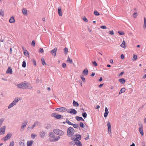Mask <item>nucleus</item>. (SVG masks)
<instances>
[{"mask_svg":"<svg viewBox=\"0 0 146 146\" xmlns=\"http://www.w3.org/2000/svg\"><path fill=\"white\" fill-rule=\"evenodd\" d=\"M17 86L18 88L20 89H33V87L31 85L26 81L22 82L17 84Z\"/></svg>","mask_w":146,"mask_h":146,"instance_id":"1","label":"nucleus"},{"mask_svg":"<svg viewBox=\"0 0 146 146\" xmlns=\"http://www.w3.org/2000/svg\"><path fill=\"white\" fill-rule=\"evenodd\" d=\"M74 129L72 127H69L67 130V135L69 137H71L74 134Z\"/></svg>","mask_w":146,"mask_h":146,"instance_id":"2","label":"nucleus"},{"mask_svg":"<svg viewBox=\"0 0 146 146\" xmlns=\"http://www.w3.org/2000/svg\"><path fill=\"white\" fill-rule=\"evenodd\" d=\"M53 132L56 135L59 136H63L64 134V132L62 130L58 129H54L53 130Z\"/></svg>","mask_w":146,"mask_h":146,"instance_id":"3","label":"nucleus"},{"mask_svg":"<svg viewBox=\"0 0 146 146\" xmlns=\"http://www.w3.org/2000/svg\"><path fill=\"white\" fill-rule=\"evenodd\" d=\"M51 116L52 117H54L56 118L57 119H59L62 117V115H60L57 114L56 113H53L51 114Z\"/></svg>","mask_w":146,"mask_h":146,"instance_id":"4","label":"nucleus"},{"mask_svg":"<svg viewBox=\"0 0 146 146\" xmlns=\"http://www.w3.org/2000/svg\"><path fill=\"white\" fill-rule=\"evenodd\" d=\"M12 136V135L11 134L8 133L5 136L2 138V140H3L5 141L11 138Z\"/></svg>","mask_w":146,"mask_h":146,"instance_id":"5","label":"nucleus"},{"mask_svg":"<svg viewBox=\"0 0 146 146\" xmlns=\"http://www.w3.org/2000/svg\"><path fill=\"white\" fill-rule=\"evenodd\" d=\"M55 110L58 111L67 112V109L64 107H61L56 108Z\"/></svg>","mask_w":146,"mask_h":146,"instance_id":"6","label":"nucleus"},{"mask_svg":"<svg viewBox=\"0 0 146 146\" xmlns=\"http://www.w3.org/2000/svg\"><path fill=\"white\" fill-rule=\"evenodd\" d=\"M27 123L28 122L27 121H25L23 122L21 128V131H23L24 130V129L25 128Z\"/></svg>","mask_w":146,"mask_h":146,"instance_id":"7","label":"nucleus"},{"mask_svg":"<svg viewBox=\"0 0 146 146\" xmlns=\"http://www.w3.org/2000/svg\"><path fill=\"white\" fill-rule=\"evenodd\" d=\"M5 126H3L0 129V135L3 134L5 133Z\"/></svg>","mask_w":146,"mask_h":146,"instance_id":"8","label":"nucleus"},{"mask_svg":"<svg viewBox=\"0 0 146 146\" xmlns=\"http://www.w3.org/2000/svg\"><path fill=\"white\" fill-rule=\"evenodd\" d=\"M107 126L108 127V132L109 134L111 133V127L110 123L108 121L107 123Z\"/></svg>","mask_w":146,"mask_h":146,"instance_id":"9","label":"nucleus"},{"mask_svg":"<svg viewBox=\"0 0 146 146\" xmlns=\"http://www.w3.org/2000/svg\"><path fill=\"white\" fill-rule=\"evenodd\" d=\"M70 111H69L67 110V112L68 113H69L71 114H76L77 112L76 110L74 109H70Z\"/></svg>","mask_w":146,"mask_h":146,"instance_id":"10","label":"nucleus"},{"mask_svg":"<svg viewBox=\"0 0 146 146\" xmlns=\"http://www.w3.org/2000/svg\"><path fill=\"white\" fill-rule=\"evenodd\" d=\"M140 126L139 128V130L140 132V134L142 136L143 135V126L142 125H139Z\"/></svg>","mask_w":146,"mask_h":146,"instance_id":"11","label":"nucleus"},{"mask_svg":"<svg viewBox=\"0 0 146 146\" xmlns=\"http://www.w3.org/2000/svg\"><path fill=\"white\" fill-rule=\"evenodd\" d=\"M6 72L7 74H12L13 71L11 68V67H8Z\"/></svg>","mask_w":146,"mask_h":146,"instance_id":"12","label":"nucleus"},{"mask_svg":"<svg viewBox=\"0 0 146 146\" xmlns=\"http://www.w3.org/2000/svg\"><path fill=\"white\" fill-rule=\"evenodd\" d=\"M109 111L107 108L106 107L105 109V113L104 114V116L105 117H106L108 114Z\"/></svg>","mask_w":146,"mask_h":146,"instance_id":"13","label":"nucleus"},{"mask_svg":"<svg viewBox=\"0 0 146 146\" xmlns=\"http://www.w3.org/2000/svg\"><path fill=\"white\" fill-rule=\"evenodd\" d=\"M88 71L87 68L85 69L82 72V74L84 76H86L88 75Z\"/></svg>","mask_w":146,"mask_h":146,"instance_id":"14","label":"nucleus"},{"mask_svg":"<svg viewBox=\"0 0 146 146\" xmlns=\"http://www.w3.org/2000/svg\"><path fill=\"white\" fill-rule=\"evenodd\" d=\"M45 132L43 131H41L39 133V135L40 137L42 138H44L45 136Z\"/></svg>","mask_w":146,"mask_h":146,"instance_id":"15","label":"nucleus"},{"mask_svg":"<svg viewBox=\"0 0 146 146\" xmlns=\"http://www.w3.org/2000/svg\"><path fill=\"white\" fill-rule=\"evenodd\" d=\"M58 12L59 16L60 17L62 15V13L61 11V7H59L58 9Z\"/></svg>","mask_w":146,"mask_h":146,"instance_id":"16","label":"nucleus"},{"mask_svg":"<svg viewBox=\"0 0 146 146\" xmlns=\"http://www.w3.org/2000/svg\"><path fill=\"white\" fill-rule=\"evenodd\" d=\"M57 51V48H55L50 51L51 53L54 56H56Z\"/></svg>","mask_w":146,"mask_h":146,"instance_id":"17","label":"nucleus"},{"mask_svg":"<svg viewBox=\"0 0 146 146\" xmlns=\"http://www.w3.org/2000/svg\"><path fill=\"white\" fill-rule=\"evenodd\" d=\"M33 142L34 141L33 140L28 141L27 142V146H31Z\"/></svg>","mask_w":146,"mask_h":146,"instance_id":"18","label":"nucleus"},{"mask_svg":"<svg viewBox=\"0 0 146 146\" xmlns=\"http://www.w3.org/2000/svg\"><path fill=\"white\" fill-rule=\"evenodd\" d=\"M75 118L78 121H84V119L82 117L76 116Z\"/></svg>","mask_w":146,"mask_h":146,"instance_id":"19","label":"nucleus"},{"mask_svg":"<svg viewBox=\"0 0 146 146\" xmlns=\"http://www.w3.org/2000/svg\"><path fill=\"white\" fill-rule=\"evenodd\" d=\"M75 136L76 137V141H78V140H80L81 138V135L79 134H76L75 135Z\"/></svg>","mask_w":146,"mask_h":146,"instance_id":"20","label":"nucleus"},{"mask_svg":"<svg viewBox=\"0 0 146 146\" xmlns=\"http://www.w3.org/2000/svg\"><path fill=\"white\" fill-rule=\"evenodd\" d=\"M9 22L11 23H14L15 22V20L13 16L10 18L9 20Z\"/></svg>","mask_w":146,"mask_h":146,"instance_id":"21","label":"nucleus"},{"mask_svg":"<svg viewBox=\"0 0 146 146\" xmlns=\"http://www.w3.org/2000/svg\"><path fill=\"white\" fill-rule=\"evenodd\" d=\"M22 12L23 14L25 15H27V10L25 8H23L22 10Z\"/></svg>","mask_w":146,"mask_h":146,"instance_id":"22","label":"nucleus"},{"mask_svg":"<svg viewBox=\"0 0 146 146\" xmlns=\"http://www.w3.org/2000/svg\"><path fill=\"white\" fill-rule=\"evenodd\" d=\"M36 125V123H35H35L33 124V125L31 127L29 126L28 127V128H27L28 130H29L32 129H33L34 127H35Z\"/></svg>","mask_w":146,"mask_h":146,"instance_id":"23","label":"nucleus"},{"mask_svg":"<svg viewBox=\"0 0 146 146\" xmlns=\"http://www.w3.org/2000/svg\"><path fill=\"white\" fill-rule=\"evenodd\" d=\"M73 106L75 107H78L79 106V105L77 102H76L74 100L73 102Z\"/></svg>","mask_w":146,"mask_h":146,"instance_id":"24","label":"nucleus"},{"mask_svg":"<svg viewBox=\"0 0 146 146\" xmlns=\"http://www.w3.org/2000/svg\"><path fill=\"white\" fill-rule=\"evenodd\" d=\"M49 135L50 137L52 138L55 137V135L54 133L52 132H50L49 133Z\"/></svg>","mask_w":146,"mask_h":146,"instance_id":"25","label":"nucleus"},{"mask_svg":"<svg viewBox=\"0 0 146 146\" xmlns=\"http://www.w3.org/2000/svg\"><path fill=\"white\" fill-rule=\"evenodd\" d=\"M24 54L26 56L28 57L29 56V53L27 50H24Z\"/></svg>","mask_w":146,"mask_h":146,"instance_id":"26","label":"nucleus"},{"mask_svg":"<svg viewBox=\"0 0 146 146\" xmlns=\"http://www.w3.org/2000/svg\"><path fill=\"white\" fill-rule=\"evenodd\" d=\"M125 88H122L120 90V91L119 92V95L121 94L122 93L124 92H125Z\"/></svg>","mask_w":146,"mask_h":146,"instance_id":"27","label":"nucleus"},{"mask_svg":"<svg viewBox=\"0 0 146 146\" xmlns=\"http://www.w3.org/2000/svg\"><path fill=\"white\" fill-rule=\"evenodd\" d=\"M119 82L122 84H124L125 82V80L123 78H122L119 79Z\"/></svg>","mask_w":146,"mask_h":146,"instance_id":"28","label":"nucleus"},{"mask_svg":"<svg viewBox=\"0 0 146 146\" xmlns=\"http://www.w3.org/2000/svg\"><path fill=\"white\" fill-rule=\"evenodd\" d=\"M66 61L67 62H69L70 64H71L73 62L72 60L68 56L67 60Z\"/></svg>","mask_w":146,"mask_h":146,"instance_id":"29","label":"nucleus"},{"mask_svg":"<svg viewBox=\"0 0 146 146\" xmlns=\"http://www.w3.org/2000/svg\"><path fill=\"white\" fill-rule=\"evenodd\" d=\"M78 142H76V144L77 145V146H82V144L79 140H78Z\"/></svg>","mask_w":146,"mask_h":146,"instance_id":"30","label":"nucleus"},{"mask_svg":"<svg viewBox=\"0 0 146 146\" xmlns=\"http://www.w3.org/2000/svg\"><path fill=\"white\" fill-rule=\"evenodd\" d=\"M19 101V100L18 99H17V100H16V99H15L12 102V103H13V104L15 105L16 104V103L17 102H18Z\"/></svg>","mask_w":146,"mask_h":146,"instance_id":"31","label":"nucleus"},{"mask_svg":"<svg viewBox=\"0 0 146 146\" xmlns=\"http://www.w3.org/2000/svg\"><path fill=\"white\" fill-rule=\"evenodd\" d=\"M121 46L123 48H125V41L124 40H123V41L122 44H121Z\"/></svg>","mask_w":146,"mask_h":146,"instance_id":"32","label":"nucleus"},{"mask_svg":"<svg viewBox=\"0 0 146 146\" xmlns=\"http://www.w3.org/2000/svg\"><path fill=\"white\" fill-rule=\"evenodd\" d=\"M144 23L143 27L145 29L146 27V18L145 17H144Z\"/></svg>","mask_w":146,"mask_h":146,"instance_id":"33","label":"nucleus"},{"mask_svg":"<svg viewBox=\"0 0 146 146\" xmlns=\"http://www.w3.org/2000/svg\"><path fill=\"white\" fill-rule=\"evenodd\" d=\"M72 125L73 127L75 128H77L78 127H79V126L78 124L72 123Z\"/></svg>","mask_w":146,"mask_h":146,"instance_id":"34","label":"nucleus"},{"mask_svg":"<svg viewBox=\"0 0 146 146\" xmlns=\"http://www.w3.org/2000/svg\"><path fill=\"white\" fill-rule=\"evenodd\" d=\"M87 114L86 112H83L82 113V116L85 119L86 117Z\"/></svg>","mask_w":146,"mask_h":146,"instance_id":"35","label":"nucleus"},{"mask_svg":"<svg viewBox=\"0 0 146 146\" xmlns=\"http://www.w3.org/2000/svg\"><path fill=\"white\" fill-rule=\"evenodd\" d=\"M66 122L69 125H72L73 123L70 122L67 118L66 119Z\"/></svg>","mask_w":146,"mask_h":146,"instance_id":"36","label":"nucleus"},{"mask_svg":"<svg viewBox=\"0 0 146 146\" xmlns=\"http://www.w3.org/2000/svg\"><path fill=\"white\" fill-rule=\"evenodd\" d=\"M36 136L37 135H36L32 133L31 134V137L32 139H34Z\"/></svg>","mask_w":146,"mask_h":146,"instance_id":"37","label":"nucleus"},{"mask_svg":"<svg viewBox=\"0 0 146 146\" xmlns=\"http://www.w3.org/2000/svg\"><path fill=\"white\" fill-rule=\"evenodd\" d=\"M14 106V104H13V103H11V104H10L9 106L8 107V109H10V108H12L13 106Z\"/></svg>","mask_w":146,"mask_h":146,"instance_id":"38","label":"nucleus"},{"mask_svg":"<svg viewBox=\"0 0 146 146\" xmlns=\"http://www.w3.org/2000/svg\"><path fill=\"white\" fill-rule=\"evenodd\" d=\"M64 50L65 52V54H66L68 52V48L67 47H65L64 48Z\"/></svg>","mask_w":146,"mask_h":146,"instance_id":"39","label":"nucleus"},{"mask_svg":"<svg viewBox=\"0 0 146 146\" xmlns=\"http://www.w3.org/2000/svg\"><path fill=\"white\" fill-rule=\"evenodd\" d=\"M41 61L42 64L44 65L46 64V63L44 59V58H42L41 59Z\"/></svg>","mask_w":146,"mask_h":146,"instance_id":"40","label":"nucleus"},{"mask_svg":"<svg viewBox=\"0 0 146 146\" xmlns=\"http://www.w3.org/2000/svg\"><path fill=\"white\" fill-rule=\"evenodd\" d=\"M80 77L82 81L84 82H86V80L85 78L84 77L83 75H81Z\"/></svg>","mask_w":146,"mask_h":146,"instance_id":"41","label":"nucleus"},{"mask_svg":"<svg viewBox=\"0 0 146 146\" xmlns=\"http://www.w3.org/2000/svg\"><path fill=\"white\" fill-rule=\"evenodd\" d=\"M94 15L96 16H99L100 15L99 13L97 11L95 10L94 12Z\"/></svg>","mask_w":146,"mask_h":146,"instance_id":"42","label":"nucleus"},{"mask_svg":"<svg viewBox=\"0 0 146 146\" xmlns=\"http://www.w3.org/2000/svg\"><path fill=\"white\" fill-rule=\"evenodd\" d=\"M60 138V136H58L57 137L54 139V141H57Z\"/></svg>","mask_w":146,"mask_h":146,"instance_id":"43","label":"nucleus"},{"mask_svg":"<svg viewBox=\"0 0 146 146\" xmlns=\"http://www.w3.org/2000/svg\"><path fill=\"white\" fill-rule=\"evenodd\" d=\"M14 141H12L11 142L9 143V146H14Z\"/></svg>","mask_w":146,"mask_h":146,"instance_id":"44","label":"nucleus"},{"mask_svg":"<svg viewBox=\"0 0 146 146\" xmlns=\"http://www.w3.org/2000/svg\"><path fill=\"white\" fill-rule=\"evenodd\" d=\"M22 66L23 67L25 68L26 67V63L25 61H23V62Z\"/></svg>","mask_w":146,"mask_h":146,"instance_id":"45","label":"nucleus"},{"mask_svg":"<svg viewBox=\"0 0 146 146\" xmlns=\"http://www.w3.org/2000/svg\"><path fill=\"white\" fill-rule=\"evenodd\" d=\"M19 145L20 146H25V144L24 143L21 141L19 142Z\"/></svg>","mask_w":146,"mask_h":146,"instance_id":"46","label":"nucleus"},{"mask_svg":"<svg viewBox=\"0 0 146 146\" xmlns=\"http://www.w3.org/2000/svg\"><path fill=\"white\" fill-rule=\"evenodd\" d=\"M80 127L82 128H84V124L82 122H80Z\"/></svg>","mask_w":146,"mask_h":146,"instance_id":"47","label":"nucleus"},{"mask_svg":"<svg viewBox=\"0 0 146 146\" xmlns=\"http://www.w3.org/2000/svg\"><path fill=\"white\" fill-rule=\"evenodd\" d=\"M137 12H135L133 14V17L134 18H135L137 17Z\"/></svg>","mask_w":146,"mask_h":146,"instance_id":"48","label":"nucleus"},{"mask_svg":"<svg viewBox=\"0 0 146 146\" xmlns=\"http://www.w3.org/2000/svg\"><path fill=\"white\" fill-rule=\"evenodd\" d=\"M83 21L85 22H88V19L85 17H83Z\"/></svg>","mask_w":146,"mask_h":146,"instance_id":"49","label":"nucleus"},{"mask_svg":"<svg viewBox=\"0 0 146 146\" xmlns=\"http://www.w3.org/2000/svg\"><path fill=\"white\" fill-rule=\"evenodd\" d=\"M117 33L120 35H123L124 34L123 32H122L120 31H118Z\"/></svg>","mask_w":146,"mask_h":146,"instance_id":"50","label":"nucleus"},{"mask_svg":"<svg viewBox=\"0 0 146 146\" xmlns=\"http://www.w3.org/2000/svg\"><path fill=\"white\" fill-rule=\"evenodd\" d=\"M0 15L3 17L4 16L3 12L2 10L0 11Z\"/></svg>","mask_w":146,"mask_h":146,"instance_id":"51","label":"nucleus"},{"mask_svg":"<svg viewBox=\"0 0 146 146\" xmlns=\"http://www.w3.org/2000/svg\"><path fill=\"white\" fill-rule=\"evenodd\" d=\"M100 28L101 29H106L107 28L106 26L105 25L101 26L100 27Z\"/></svg>","mask_w":146,"mask_h":146,"instance_id":"52","label":"nucleus"},{"mask_svg":"<svg viewBox=\"0 0 146 146\" xmlns=\"http://www.w3.org/2000/svg\"><path fill=\"white\" fill-rule=\"evenodd\" d=\"M32 62L34 65L36 66V61L35 59H33L32 60Z\"/></svg>","mask_w":146,"mask_h":146,"instance_id":"53","label":"nucleus"},{"mask_svg":"<svg viewBox=\"0 0 146 146\" xmlns=\"http://www.w3.org/2000/svg\"><path fill=\"white\" fill-rule=\"evenodd\" d=\"M35 40H33L32 42L31 45L33 46H35Z\"/></svg>","mask_w":146,"mask_h":146,"instance_id":"54","label":"nucleus"},{"mask_svg":"<svg viewBox=\"0 0 146 146\" xmlns=\"http://www.w3.org/2000/svg\"><path fill=\"white\" fill-rule=\"evenodd\" d=\"M71 145H72L73 146H74L76 144V141H72L70 143Z\"/></svg>","mask_w":146,"mask_h":146,"instance_id":"55","label":"nucleus"},{"mask_svg":"<svg viewBox=\"0 0 146 146\" xmlns=\"http://www.w3.org/2000/svg\"><path fill=\"white\" fill-rule=\"evenodd\" d=\"M76 137L75 136L74 137H71V139L72 140L74 141H76Z\"/></svg>","mask_w":146,"mask_h":146,"instance_id":"56","label":"nucleus"},{"mask_svg":"<svg viewBox=\"0 0 146 146\" xmlns=\"http://www.w3.org/2000/svg\"><path fill=\"white\" fill-rule=\"evenodd\" d=\"M39 52L41 53H43L44 52V50L42 48H40L39 49Z\"/></svg>","mask_w":146,"mask_h":146,"instance_id":"57","label":"nucleus"},{"mask_svg":"<svg viewBox=\"0 0 146 146\" xmlns=\"http://www.w3.org/2000/svg\"><path fill=\"white\" fill-rule=\"evenodd\" d=\"M62 67L63 68H65L66 67V64L65 63H63L62 64Z\"/></svg>","mask_w":146,"mask_h":146,"instance_id":"58","label":"nucleus"},{"mask_svg":"<svg viewBox=\"0 0 146 146\" xmlns=\"http://www.w3.org/2000/svg\"><path fill=\"white\" fill-rule=\"evenodd\" d=\"M109 33L110 35H113L114 34V32L113 30L110 31Z\"/></svg>","mask_w":146,"mask_h":146,"instance_id":"59","label":"nucleus"},{"mask_svg":"<svg viewBox=\"0 0 146 146\" xmlns=\"http://www.w3.org/2000/svg\"><path fill=\"white\" fill-rule=\"evenodd\" d=\"M92 64L93 65H94L95 66H97V64L96 61H94L92 62Z\"/></svg>","mask_w":146,"mask_h":146,"instance_id":"60","label":"nucleus"},{"mask_svg":"<svg viewBox=\"0 0 146 146\" xmlns=\"http://www.w3.org/2000/svg\"><path fill=\"white\" fill-rule=\"evenodd\" d=\"M87 134H88V135H87V137H85V140H88L89 139V135L88 133H87Z\"/></svg>","mask_w":146,"mask_h":146,"instance_id":"61","label":"nucleus"},{"mask_svg":"<svg viewBox=\"0 0 146 146\" xmlns=\"http://www.w3.org/2000/svg\"><path fill=\"white\" fill-rule=\"evenodd\" d=\"M133 58L134 59V60H136L137 58V55H134Z\"/></svg>","mask_w":146,"mask_h":146,"instance_id":"62","label":"nucleus"},{"mask_svg":"<svg viewBox=\"0 0 146 146\" xmlns=\"http://www.w3.org/2000/svg\"><path fill=\"white\" fill-rule=\"evenodd\" d=\"M120 57H121V58L122 59H123L124 58V56L123 54H121V55Z\"/></svg>","mask_w":146,"mask_h":146,"instance_id":"63","label":"nucleus"},{"mask_svg":"<svg viewBox=\"0 0 146 146\" xmlns=\"http://www.w3.org/2000/svg\"><path fill=\"white\" fill-rule=\"evenodd\" d=\"M124 73L123 72H121L119 74V76H121Z\"/></svg>","mask_w":146,"mask_h":146,"instance_id":"64","label":"nucleus"}]
</instances>
